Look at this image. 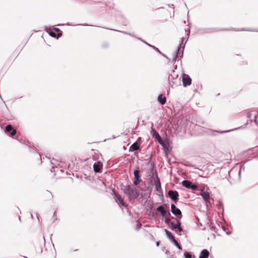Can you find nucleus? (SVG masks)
<instances>
[{
  "label": "nucleus",
  "instance_id": "obj_17",
  "mask_svg": "<svg viewBox=\"0 0 258 258\" xmlns=\"http://www.w3.org/2000/svg\"><path fill=\"white\" fill-rule=\"evenodd\" d=\"M158 100L160 103L161 104L164 105L166 103V98L165 97H163L162 95H160L158 97Z\"/></svg>",
  "mask_w": 258,
  "mask_h": 258
},
{
  "label": "nucleus",
  "instance_id": "obj_33",
  "mask_svg": "<svg viewBox=\"0 0 258 258\" xmlns=\"http://www.w3.org/2000/svg\"><path fill=\"white\" fill-rule=\"evenodd\" d=\"M166 215H167L168 216H171L170 213L169 212H167Z\"/></svg>",
  "mask_w": 258,
  "mask_h": 258
},
{
  "label": "nucleus",
  "instance_id": "obj_20",
  "mask_svg": "<svg viewBox=\"0 0 258 258\" xmlns=\"http://www.w3.org/2000/svg\"><path fill=\"white\" fill-rule=\"evenodd\" d=\"M140 171L138 170H135L134 172V176L135 179H139L140 175H139Z\"/></svg>",
  "mask_w": 258,
  "mask_h": 258
},
{
  "label": "nucleus",
  "instance_id": "obj_7",
  "mask_svg": "<svg viewBox=\"0 0 258 258\" xmlns=\"http://www.w3.org/2000/svg\"><path fill=\"white\" fill-rule=\"evenodd\" d=\"M113 194H114L115 198V201L116 202H118V204H119L123 207H126V205L125 203L124 202L123 200L121 198V196L118 195V194H116L115 192H113Z\"/></svg>",
  "mask_w": 258,
  "mask_h": 258
},
{
  "label": "nucleus",
  "instance_id": "obj_29",
  "mask_svg": "<svg viewBox=\"0 0 258 258\" xmlns=\"http://www.w3.org/2000/svg\"><path fill=\"white\" fill-rule=\"evenodd\" d=\"M253 111L248 112L247 114V117H248V118L251 117L252 114H253Z\"/></svg>",
  "mask_w": 258,
  "mask_h": 258
},
{
  "label": "nucleus",
  "instance_id": "obj_26",
  "mask_svg": "<svg viewBox=\"0 0 258 258\" xmlns=\"http://www.w3.org/2000/svg\"><path fill=\"white\" fill-rule=\"evenodd\" d=\"M49 35L53 37H56V33L55 32H53V31H50L49 32Z\"/></svg>",
  "mask_w": 258,
  "mask_h": 258
},
{
  "label": "nucleus",
  "instance_id": "obj_5",
  "mask_svg": "<svg viewBox=\"0 0 258 258\" xmlns=\"http://www.w3.org/2000/svg\"><path fill=\"white\" fill-rule=\"evenodd\" d=\"M182 82L183 86L187 87L191 84V80L188 75L184 74L182 77Z\"/></svg>",
  "mask_w": 258,
  "mask_h": 258
},
{
  "label": "nucleus",
  "instance_id": "obj_24",
  "mask_svg": "<svg viewBox=\"0 0 258 258\" xmlns=\"http://www.w3.org/2000/svg\"><path fill=\"white\" fill-rule=\"evenodd\" d=\"M189 189H191L194 190H195L197 189V186L195 184L191 183Z\"/></svg>",
  "mask_w": 258,
  "mask_h": 258
},
{
  "label": "nucleus",
  "instance_id": "obj_16",
  "mask_svg": "<svg viewBox=\"0 0 258 258\" xmlns=\"http://www.w3.org/2000/svg\"><path fill=\"white\" fill-rule=\"evenodd\" d=\"M180 48V46H179L177 48V49L176 50V51H175L173 53V58H172V61L173 62H175L176 61V59H177V56H178V51L179 50V49Z\"/></svg>",
  "mask_w": 258,
  "mask_h": 258
},
{
  "label": "nucleus",
  "instance_id": "obj_3",
  "mask_svg": "<svg viewBox=\"0 0 258 258\" xmlns=\"http://www.w3.org/2000/svg\"><path fill=\"white\" fill-rule=\"evenodd\" d=\"M181 217H177L175 219L176 221V223L175 224L174 222H171V225L172 226V229H177L179 232L182 231V228L181 227V222L180 219Z\"/></svg>",
  "mask_w": 258,
  "mask_h": 258
},
{
  "label": "nucleus",
  "instance_id": "obj_23",
  "mask_svg": "<svg viewBox=\"0 0 258 258\" xmlns=\"http://www.w3.org/2000/svg\"><path fill=\"white\" fill-rule=\"evenodd\" d=\"M142 41L143 42H144V43H145L146 44H147L148 45L150 46V47H153L154 49H155L156 51H157L159 53H161L160 51L159 50V49L158 48H156L154 46H153V45H151L149 44V43H148L147 42H145V41H144L143 40H142Z\"/></svg>",
  "mask_w": 258,
  "mask_h": 258
},
{
  "label": "nucleus",
  "instance_id": "obj_35",
  "mask_svg": "<svg viewBox=\"0 0 258 258\" xmlns=\"http://www.w3.org/2000/svg\"><path fill=\"white\" fill-rule=\"evenodd\" d=\"M159 243H160V242L157 241V242H156V245H157V246H158L159 245Z\"/></svg>",
  "mask_w": 258,
  "mask_h": 258
},
{
  "label": "nucleus",
  "instance_id": "obj_21",
  "mask_svg": "<svg viewBox=\"0 0 258 258\" xmlns=\"http://www.w3.org/2000/svg\"><path fill=\"white\" fill-rule=\"evenodd\" d=\"M172 242L173 243V244L179 249H181V246L180 245V244L178 243V242H177V240H176L175 239Z\"/></svg>",
  "mask_w": 258,
  "mask_h": 258
},
{
  "label": "nucleus",
  "instance_id": "obj_38",
  "mask_svg": "<svg viewBox=\"0 0 258 258\" xmlns=\"http://www.w3.org/2000/svg\"><path fill=\"white\" fill-rule=\"evenodd\" d=\"M53 169H54V168H52V169H51V172L53 171Z\"/></svg>",
  "mask_w": 258,
  "mask_h": 258
},
{
  "label": "nucleus",
  "instance_id": "obj_39",
  "mask_svg": "<svg viewBox=\"0 0 258 258\" xmlns=\"http://www.w3.org/2000/svg\"><path fill=\"white\" fill-rule=\"evenodd\" d=\"M53 169H54V168H52V169H51V172L53 171Z\"/></svg>",
  "mask_w": 258,
  "mask_h": 258
},
{
  "label": "nucleus",
  "instance_id": "obj_8",
  "mask_svg": "<svg viewBox=\"0 0 258 258\" xmlns=\"http://www.w3.org/2000/svg\"><path fill=\"white\" fill-rule=\"evenodd\" d=\"M171 212L173 215H174L176 216H180V217H181V211L178 208H176V207L175 206V205L174 204H171Z\"/></svg>",
  "mask_w": 258,
  "mask_h": 258
},
{
  "label": "nucleus",
  "instance_id": "obj_12",
  "mask_svg": "<svg viewBox=\"0 0 258 258\" xmlns=\"http://www.w3.org/2000/svg\"><path fill=\"white\" fill-rule=\"evenodd\" d=\"M157 211L160 212L162 217H165L166 215L167 212L162 206H159L157 208Z\"/></svg>",
  "mask_w": 258,
  "mask_h": 258
},
{
  "label": "nucleus",
  "instance_id": "obj_6",
  "mask_svg": "<svg viewBox=\"0 0 258 258\" xmlns=\"http://www.w3.org/2000/svg\"><path fill=\"white\" fill-rule=\"evenodd\" d=\"M168 195L171 200L175 202L176 204L179 196L178 192L176 190H169Z\"/></svg>",
  "mask_w": 258,
  "mask_h": 258
},
{
  "label": "nucleus",
  "instance_id": "obj_15",
  "mask_svg": "<svg viewBox=\"0 0 258 258\" xmlns=\"http://www.w3.org/2000/svg\"><path fill=\"white\" fill-rule=\"evenodd\" d=\"M191 183L192 182L191 181L187 180H184L182 182V185L188 189L189 188V187Z\"/></svg>",
  "mask_w": 258,
  "mask_h": 258
},
{
  "label": "nucleus",
  "instance_id": "obj_36",
  "mask_svg": "<svg viewBox=\"0 0 258 258\" xmlns=\"http://www.w3.org/2000/svg\"><path fill=\"white\" fill-rule=\"evenodd\" d=\"M230 131H223V132H222L221 133H227V132H229Z\"/></svg>",
  "mask_w": 258,
  "mask_h": 258
},
{
  "label": "nucleus",
  "instance_id": "obj_32",
  "mask_svg": "<svg viewBox=\"0 0 258 258\" xmlns=\"http://www.w3.org/2000/svg\"><path fill=\"white\" fill-rule=\"evenodd\" d=\"M53 29H54V30H55L56 32H59L60 31V30L58 28H54Z\"/></svg>",
  "mask_w": 258,
  "mask_h": 258
},
{
  "label": "nucleus",
  "instance_id": "obj_1",
  "mask_svg": "<svg viewBox=\"0 0 258 258\" xmlns=\"http://www.w3.org/2000/svg\"><path fill=\"white\" fill-rule=\"evenodd\" d=\"M121 189L124 191L130 200H134L137 199L139 196V190L133 188L129 185H124L121 187Z\"/></svg>",
  "mask_w": 258,
  "mask_h": 258
},
{
  "label": "nucleus",
  "instance_id": "obj_37",
  "mask_svg": "<svg viewBox=\"0 0 258 258\" xmlns=\"http://www.w3.org/2000/svg\"><path fill=\"white\" fill-rule=\"evenodd\" d=\"M241 169H240V171H239V175H240V174H241Z\"/></svg>",
  "mask_w": 258,
  "mask_h": 258
},
{
  "label": "nucleus",
  "instance_id": "obj_34",
  "mask_svg": "<svg viewBox=\"0 0 258 258\" xmlns=\"http://www.w3.org/2000/svg\"><path fill=\"white\" fill-rule=\"evenodd\" d=\"M61 36V33H59V34H58V35L57 36V38H59Z\"/></svg>",
  "mask_w": 258,
  "mask_h": 258
},
{
  "label": "nucleus",
  "instance_id": "obj_22",
  "mask_svg": "<svg viewBox=\"0 0 258 258\" xmlns=\"http://www.w3.org/2000/svg\"><path fill=\"white\" fill-rule=\"evenodd\" d=\"M13 130L11 125H8L6 127V131L8 133H10Z\"/></svg>",
  "mask_w": 258,
  "mask_h": 258
},
{
  "label": "nucleus",
  "instance_id": "obj_18",
  "mask_svg": "<svg viewBox=\"0 0 258 258\" xmlns=\"http://www.w3.org/2000/svg\"><path fill=\"white\" fill-rule=\"evenodd\" d=\"M154 134L155 135L156 137L157 140L158 141V142L161 144H162V139H161V137L160 136V135H159V134L157 132H155Z\"/></svg>",
  "mask_w": 258,
  "mask_h": 258
},
{
  "label": "nucleus",
  "instance_id": "obj_40",
  "mask_svg": "<svg viewBox=\"0 0 258 258\" xmlns=\"http://www.w3.org/2000/svg\"><path fill=\"white\" fill-rule=\"evenodd\" d=\"M183 39H184V38H183V37H182V39H181V42H182V41H183Z\"/></svg>",
  "mask_w": 258,
  "mask_h": 258
},
{
  "label": "nucleus",
  "instance_id": "obj_27",
  "mask_svg": "<svg viewBox=\"0 0 258 258\" xmlns=\"http://www.w3.org/2000/svg\"><path fill=\"white\" fill-rule=\"evenodd\" d=\"M171 222H170V219L169 218H166V219H165V223L166 224H167V225H168V224H171Z\"/></svg>",
  "mask_w": 258,
  "mask_h": 258
},
{
  "label": "nucleus",
  "instance_id": "obj_4",
  "mask_svg": "<svg viewBox=\"0 0 258 258\" xmlns=\"http://www.w3.org/2000/svg\"><path fill=\"white\" fill-rule=\"evenodd\" d=\"M200 195L202 197L203 200L207 204H208V203L210 204H211L210 200H213V199L210 198V194L208 191H204L203 189H202L201 190Z\"/></svg>",
  "mask_w": 258,
  "mask_h": 258
},
{
  "label": "nucleus",
  "instance_id": "obj_9",
  "mask_svg": "<svg viewBox=\"0 0 258 258\" xmlns=\"http://www.w3.org/2000/svg\"><path fill=\"white\" fill-rule=\"evenodd\" d=\"M156 190L159 194H162L161 185L159 178L157 176L156 183L155 185Z\"/></svg>",
  "mask_w": 258,
  "mask_h": 258
},
{
  "label": "nucleus",
  "instance_id": "obj_28",
  "mask_svg": "<svg viewBox=\"0 0 258 258\" xmlns=\"http://www.w3.org/2000/svg\"><path fill=\"white\" fill-rule=\"evenodd\" d=\"M142 226V225L140 223H138L137 225H136V230H139L141 227Z\"/></svg>",
  "mask_w": 258,
  "mask_h": 258
},
{
  "label": "nucleus",
  "instance_id": "obj_31",
  "mask_svg": "<svg viewBox=\"0 0 258 258\" xmlns=\"http://www.w3.org/2000/svg\"><path fill=\"white\" fill-rule=\"evenodd\" d=\"M258 113V112H254V114H255V120H254V121H255V123L258 125V120H257V116H256V115Z\"/></svg>",
  "mask_w": 258,
  "mask_h": 258
},
{
  "label": "nucleus",
  "instance_id": "obj_14",
  "mask_svg": "<svg viewBox=\"0 0 258 258\" xmlns=\"http://www.w3.org/2000/svg\"><path fill=\"white\" fill-rule=\"evenodd\" d=\"M165 232L166 236L171 242L175 240L174 237L172 235V233L170 232H169L168 230L166 229H165Z\"/></svg>",
  "mask_w": 258,
  "mask_h": 258
},
{
  "label": "nucleus",
  "instance_id": "obj_2",
  "mask_svg": "<svg viewBox=\"0 0 258 258\" xmlns=\"http://www.w3.org/2000/svg\"><path fill=\"white\" fill-rule=\"evenodd\" d=\"M168 82L170 87H173L174 85H178L180 83V78L174 71L169 75Z\"/></svg>",
  "mask_w": 258,
  "mask_h": 258
},
{
  "label": "nucleus",
  "instance_id": "obj_30",
  "mask_svg": "<svg viewBox=\"0 0 258 258\" xmlns=\"http://www.w3.org/2000/svg\"><path fill=\"white\" fill-rule=\"evenodd\" d=\"M10 134H11V135L12 136H14V135L16 134V130H13L10 132Z\"/></svg>",
  "mask_w": 258,
  "mask_h": 258
},
{
  "label": "nucleus",
  "instance_id": "obj_11",
  "mask_svg": "<svg viewBox=\"0 0 258 258\" xmlns=\"http://www.w3.org/2000/svg\"><path fill=\"white\" fill-rule=\"evenodd\" d=\"M209 255V252L208 250L205 249L201 252L199 258H208Z\"/></svg>",
  "mask_w": 258,
  "mask_h": 258
},
{
  "label": "nucleus",
  "instance_id": "obj_10",
  "mask_svg": "<svg viewBox=\"0 0 258 258\" xmlns=\"http://www.w3.org/2000/svg\"><path fill=\"white\" fill-rule=\"evenodd\" d=\"M102 167V164L100 162H96L93 165L94 170L95 172H99Z\"/></svg>",
  "mask_w": 258,
  "mask_h": 258
},
{
  "label": "nucleus",
  "instance_id": "obj_19",
  "mask_svg": "<svg viewBox=\"0 0 258 258\" xmlns=\"http://www.w3.org/2000/svg\"><path fill=\"white\" fill-rule=\"evenodd\" d=\"M184 256L185 258H194L195 256L192 255L191 253L188 252H186L184 253Z\"/></svg>",
  "mask_w": 258,
  "mask_h": 258
},
{
  "label": "nucleus",
  "instance_id": "obj_42",
  "mask_svg": "<svg viewBox=\"0 0 258 258\" xmlns=\"http://www.w3.org/2000/svg\"><path fill=\"white\" fill-rule=\"evenodd\" d=\"M26 258H27V257H26Z\"/></svg>",
  "mask_w": 258,
  "mask_h": 258
},
{
  "label": "nucleus",
  "instance_id": "obj_25",
  "mask_svg": "<svg viewBox=\"0 0 258 258\" xmlns=\"http://www.w3.org/2000/svg\"><path fill=\"white\" fill-rule=\"evenodd\" d=\"M141 180L139 179H135L134 181V184L135 185H137L140 182Z\"/></svg>",
  "mask_w": 258,
  "mask_h": 258
},
{
  "label": "nucleus",
  "instance_id": "obj_41",
  "mask_svg": "<svg viewBox=\"0 0 258 258\" xmlns=\"http://www.w3.org/2000/svg\"><path fill=\"white\" fill-rule=\"evenodd\" d=\"M31 218H33V215H31Z\"/></svg>",
  "mask_w": 258,
  "mask_h": 258
},
{
  "label": "nucleus",
  "instance_id": "obj_13",
  "mask_svg": "<svg viewBox=\"0 0 258 258\" xmlns=\"http://www.w3.org/2000/svg\"><path fill=\"white\" fill-rule=\"evenodd\" d=\"M139 149V146L137 142L134 143L132 145L130 148V152L137 151Z\"/></svg>",
  "mask_w": 258,
  "mask_h": 258
}]
</instances>
